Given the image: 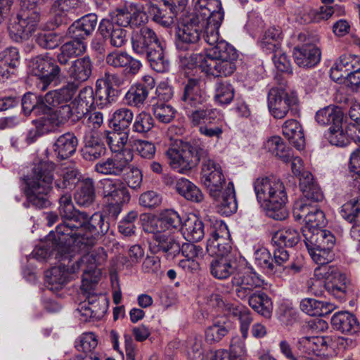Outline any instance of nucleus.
<instances>
[{
    "label": "nucleus",
    "instance_id": "7c9ffc66",
    "mask_svg": "<svg viewBox=\"0 0 360 360\" xmlns=\"http://www.w3.org/2000/svg\"><path fill=\"white\" fill-rule=\"evenodd\" d=\"M150 223V232L164 233L167 230H176L183 227L179 214L172 210H165L156 221Z\"/></svg>",
    "mask_w": 360,
    "mask_h": 360
},
{
    "label": "nucleus",
    "instance_id": "ea45409f",
    "mask_svg": "<svg viewBox=\"0 0 360 360\" xmlns=\"http://www.w3.org/2000/svg\"><path fill=\"white\" fill-rule=\"evenodd\" d=\"M283 136L298 150L304 149L305 139L300 124L295 120H289L284 122L282 127Z\"/></svg>",
    "mask_w": 360,
    "mask_h": 360
},
{
    "label": "nucleus",
    "instance_id": "4d7b16f0",
    "mask_svg": "<svg viewBox=\"0 0 360 360\" xmlns=\"http://www.w3.org/2000/svg\"><path fill=\"white\" fill-rule=\"evenodd\" d=\"M134 120L132 110L127 108H120L116 110L112 117V123L114 130L129 133V127Z\"/></svg>",
    "mask_w": 360,
    "mask_h": 360
},
{
    "label": "nucleus",
    "instance_id": "a211bd4d",
    "mask_svg": "<svg viewBox=\"0 0 360 360\" xmlns=\"http://www.w3.org/2000/svg\"><path fill=\"white\" fill-rule=\"evenodd\" d=\"M210 234L207 244L208 253L216 257L229 256L231 246L226 225L222 221H216Z\"/></svg>",
    "mask_w": 360,
    "mask_h": 360
},
{
    "label": "nucleus",
    "instance_id": "a19ab883",
    "mask_svg": "<svg viewBox=\"0 0 360 360\" xmlns=\"http://www.w3.org/2000/svg\"><path fill=\"white\" fill-rule=\"evenodd\" d=\"M331 324L334 329L342 333L353 334L358 330L356 318L347 311H338L331 318Z\"/></svg>",
    "mask_w": 360,
    "mask_h": 360
},
{
    "label": "nucleus",
    "instance_id": "8fccbe9b",
    "mask_svg": "<svg viewBox=\"0 0 360 360\" xmlns=\"http://www.w3.org/2000/svg\"><path fill=\"white\" fill-rule=\"evenodd\" d=\"M96 192L94 182L92 179H84L75 193V200L77 205L89 207L94 202Z\"/></svg>",
    "mask_w": 360,
    "mask_h": 360
},
{
    "label": "nucleus",
    "instance_id": "de8ad7c7",
    "mask_svg": "<svg viewBox=\"0 0 360 360\" xmlns=\"http://www.w3.org/2000/svg\"><path fill=\"white\" fill-rule=\"evenodd\" d=\"M175 189L180 195L188 200L200 202L204 199V195L200 188L186 178H181L176 181Z\"/></svg>",
    "mask_w": 360,
    "mask_h": 360
},
{
    "label": "nucleus",
    "instance_id": "f3484780",
    "mask_svg": "<svg viewBox=\"0 0 360 360\" xmlns=\"http://www.w3.org/2000/svg\"><path fill=\"white\" fill-rule=\"evenodd\" d=\"M300 239V233L292 227L280 229L274 234L272 242L277 246L274 250V259L277 264H283L289 259V253L284 247L292 248Z\"/></svg>",
    "mask_w": 360,
    "mask_h": 360
},
{
    "label": "nucleus",
    "instance_id": "9b49d317",
    "mask_svg": "<svg viewBox=\"0 0 360 360\" xmlns=\"http://www.w3.org/2000/svg\"><path fill=\"white\" fill-rule=\"evenodd\" d=\"M109 229V223L104 220L103 215L96 212L91 217L86 214L83 224L73 231L72 245L92 246L96 243V237L104 235Z\"/></svg>",
    "mask_w": 360,
    "mask_h": 360
},
{
    "label": "nucleus",
    "instance_id": "bb28decb",
    "mask_svg": "<svg viewBox=\"0 0 360 360\" xmlns=\"http://www.w3.org/2000/svg\"><path fill=\"white\" fill-rule=\"evenodd\" d=\"M130 168L129 161L124 157L115 155L98 161L94 170L101 174L120 176Z\"/></svg>",
    "mask_w": 360,
    "mask_h": 360
},
{
    "label": "nucleus",
    "instance_id": "cd10ccee",
    "mask_svg": "<svg viewBox=\"0 0 360 360\" xmlns=\"http://www.w3.org/2000/svg\"><path fill=\"white\" fill-rule=\"evenodd\" d=\"M84 143L82 155L87 161H95L105 154L104 143L91 129L85 132Z\"/></svg>",
    "mask_w": 360,
    "mask_h": 360
},
{
    "label": "nucleus",
    "instance_id": "39448f33",
    "mask_svg": "<svg viewBox=\"0 0 360 360\" xmlns=\"http://www.w3.org/2000/svg\"><path fill=\"white\" fill-rule=\"evenodd\" d=\"M55 164L42 161L35 165L32 176L26 179L25 195L27 201L37 208L49 205L47 195L52 188Z\"/></svg>",
    "mask_w": 360,
    "mask_h": 360
},
{
    "label": "nucleus",
    "instance_id": "20e7f679",
    "mask_svg": "<svg viewBox=\"0 0 360 360\" xmlns=\"http://www.w3.org/2000/svg\"><path fill=\"white\" fill-rule=\"evenodd\" d=\"M257 201L264 208L266 214L276 220L288 217L285 204L287 193L283 183L275 176H262L253 184Z\"/></svg>",
    "mask_w": 360,
    "mask_h": 360
},
{
    "label": "nucleus",
    "instance_id": "774afa93",
    "mask_svg": "<svg viewBox=\"0 0 360 360\" xmlns=\"http://www.w3.org/2000/svg\"><path fill=\"white\" fill-rule=\"evenodd\" d=\"M98 341L93 333H84L75 340V348L86 354L91 352L97 346Z\"/></svg>",
    "mask_w": 360,
    "mask_h": 360
},
{
    "label": "nucleus",
    "instance_id": "864d4df0",
    "mask_svg": "<svg viewBox=\"0 0 360 360\" xmlns=\"http://www.w3.org/2000/svg\"><path fill=\"white\" fill-rule=\"evenodd\" d=\"M231 329V323L225 319L215 320L205 330V340L209 344L219 342Z\"/></svg>",
    "mask_w": 360,
    "mask_h": 360
},
{
    "label": "nucleus",
    "instance_id": "4be33fe9",
    "mask_svg": "<svg viewBox=\"0 0 360 360\" xmlns=\"http://www.w3.org/2000/svg\"><path fill=\"white\" fill-rule=\"evenodd\" d=\"M131 42L133 51L140 56L147 55L150 51L161 44L155 32L148 27L134 32Z\"/></svg>",
    "mask_w": 360,
    "mask_h": 360
},
{
    "label": "nucleus",
    "instance_id": "bf43d9fd",
    "mask_svg": "<svg viewBox=\"0 0 360 360\" xmlns=\"http://www.w3.org/2000/svg\"><path fill=\"white\" fill-rule=\"evenodd\" d=\"M282 39L281 28L270 27L264 32L261 41V46L266 53H271L281 49Z\"/></svg>",
    "mask_w": 360,
    "mask_h": 360
},
{
    "label": "nucleus",
    "instance_id": "393cba45",
    "mask_svg": "<svg viewBox=\"0 0 360 360\" xmlns=\"http://www.w3.org/2000/svg\"><path fill=\"white\" fill-rule=\"evenodd\" d=\"M97 25V15L90 13L75 21L68 29L67 35L71 39L84 41L92 35Z\"/></svg>",
    "mask_w": 360,
    "mask_h": 360
},
{
    "label": "nucleus",
    "instance_id": "6e6552de",
    "mask_svg": "<svg viewBox=\"0 0 360 360\" xmlns=\"http://www.w3.org/2000/svg\"><path fill=\"white\" fill-rule=\"evenodd\" d=\"M206 23L200 20L197 15L189 14L185 16L175 32V46L180 51H187L195 48L200 41L202 34L205 39Z\"/></svg>",
    "mask_w": 360,
    "mask_h": 360
},
{
    "label": "nucleus",
    "instance_id": "c85d7f7f",
    "mask_svg": "<svg viewBox=\"0 0 360 360\" xmlns=\"http://www.w3.org/2000/svg\"><path fill=\"white\" fill-rule=\"evenodd\" d=\"M98 31L104 39H109L111 46L121 48L127 41V30L120 26H115L108 19H103L98 26Z\"/></svg>",
    "mask_w": 360,
    "mask_h": 360
},
{
    "label": "nucleus",
    "instance_id": "e433bc0d",
    "mask_svg": "<svg viewBox=\"0 0 360 360\" xmlns=\"http://www.w3.org/2000/svg\"><path fill=\"white\" fill-rule=\"evenodd\" d=\"M92 61L89 56L77 58L70 66L68 73L74 82L79 84L86 81L91 75Z\"/></svg>",
    "mask_w": 360,
    "mask_h": 360
},
{
    "label": "nucleus",
    "instance_id": "5701e85b",
    "mask_svg": "<svg viewBox=\"0 0 360 360\" xmlns=\"http://www.w3.org/2000/svg\"><path fill=\"white\" fill-rule=\"evenodd\" d=\"M292 54L295 63L299 67L306 69L317 65L321 57L320 49L310 42L294 47Z\"/></svg>",
    "mask_w": 360,
    "mask_h": 360
},
{
    "label": "nucleus",
    "instance_id": "1a4fd4ad",
    "mask_svg": "<svg viewBox=\"0 0 360 360\" xmlns=\"http://www.w3.org/2000/svg\"><path fill=\"white\" fill-rule=\"evenodd\" d=\"M106 259L107 254L105 250L103 248H98L75 261L76 266H73L72 271L76 269L83 271L82 289L85 292L89 294L94 289L101 275L97 266L103 264Z\"/></svg>",
    "mask_w": 360,
    "mask_h": 360
},
{
    "label": "nucleus",
    "instance_id": "58836bf2",
    "mask_svg": "<svg viewBox=\"0 0 360 360\" xmlns=\"http://www.w3.org/2000/svg\"><path fill=\"white\" fill-rule=\"evenodd\" d=\"M7 31L12 40L16 42H22L28 39L35 32L32 29V26H29L26 22L20 19L17 15L9 19Z\"/></svg>",
    "mask_w": 360,
    "mask_h": 360
},
{
    "label": "nucleus",
    "instance_id": "aec40b11",
    "mask_svg": "<svg viewBox=\"0 0 360 360\" xmlns=\"http://www.w3.org/2000/svg\"><path fill=\"white\" fill-rule=\"evenodd\" d=\"M103 198L107 202L126 203L130 200V194L124 181L118 179L106 178L100 181Z\"/></svg>",
    "mask_w": 360,
    "mask_h": 360
},
{
    "label": "nucleus",
    "instance_id": "680f3d73",
    "mask_svg": "<svg viewBox=\"0 0 360 360\" xmlns=\"http://www.w3.org/2000/svg\"><path fill=\"white\" fill-rule=\"evenodd\" d=\"M96 296H89L88 303H82L77 309L78 314L81 316V319L84 321H88L90 319H100L103 313L104 308L101 309L96 302Z\"/></svg>",
    "mask_w": 360,
    "mask_h": 360
},
{
    "label": "nucleus",
    "instance_id": "603ef678",
    "mask_svg": "<svg viewBox=\"0 0 360 360\" xmlns=\"http://www.w3.org/2000/svg\"><path fill=\"white\" fill-rule=\"evenodd\" d=\"M266 148L274 156L283 162H288L293 157L292 150L286 146L285 142L280 136H272L267 140Z\"/></svg>",
    "mask_w": 360,
    "mask_h": 360
},
{
    "label": "nucleus",
    "instance_id": "2f4dec72",
    "mask_svg": "<svg viewBox=\"0 0 360 360\" xmlns=\"http://www.w3.org/2000/svg\"><path fill=\"white\" fill-rule=\"evenodd\" d=\"M300 187L303 198L300 201H313L319 202L323 200V195L319 186L314 182L311 173L303 171L300 176Z\"/></svg>",
    "mask_w": 360,
    "mask_h": 360
},
{
    "label": "nucleus",
    "instance_id": "c03bdc74",
    "mask_svg": "<svg viewBox=\"0 0 360 360\" xmlns=\"http://www.w3.org/2000/svg\"><path fill=\"white\" fill-rule=\"evenodd\" d=\"M59 51L60 52L57 54V60L60 65H65L72 58L82 55L86 51V45L84 41L72 39L63 44Z\"/></svg>",
    "mask_w": 360,
    "mask_h": 360
},
{
    "label": "nucleus",
    "instance_id": "f257e3e1",
    "mask_svg": "<svg viewBox=\"0 0 360 360\" xmlns=\"http://www.w3.org/2000/svg\"><path fill=\"white\" fill-rule=\"evenodd\" d=\"M165 155L171 168L180 174H186L202 162L200 181L214 200L220 197L226 186L221 167L210 155L208 151L188 142H181L176 147L169 148Z\"/></svg>",
    "mask_w": 360,
    "mask_h": 360
},
{
    "label": "nucleus",
    "instance_id": "473e14b6",
    "mask_svg": "<svg viewBox=\"0 0 360 360\" xmlns=\"http://www.w3.org/2000/svg\"><path fill=\"white\" fill-rule=\"evenodd\" d=\"M147 5L148 13L155 22L164 27H170L174 24L175 18L179 12L175 6L170 7L164 4V7L160 8L151 3H148Z\"/></svg>",
    "mask_w": 360,
    "mask_h": 360
},
{
    "label": "nucleus",
    "instance_id": "423d86ee",
    "mask_svg": "<svg viewBox=\"0 0 360 360\" xmlns=\"http://www.w3.org/2000/svg\"><path fill=\"white\" fill-rule=\"evenodd\" d=\"M59 213L64 219L63 223L58 224L55 231L49 233V238L57 240L63 250H66L68 245L72 243L73 231H76L86 220V213L75 209L72 196L66 192L59 199Z\"/></svg>",
    "mask_w": 360,
    "mask_h": 360
},
{
    "label": "nucleus",
    "instance_id": "09e8293b",
    "mask_svg": "<svg viewBox=\"0 0 360 360\" xmlns=\"http://www.w3.org/2000/svg\"><path fill=\"white\" fill-rule=\"evenodd\" d=\"M327 339L323 336L302 337L297 342V348L302 353L311 356L327 347Z\"/></svg>",
    "mask_w": 360,
    "mask_h": 360
},
{
    "label": "nucleus",
    "instance_id": "79ce46f5",
    "mask_svg": "<svg viewBox=\"0 0 360 360\" xmlns=\"http://www.w3.org/2000/svg\"><path fill=\"white\" fill-rule=\"evenodd\" d=\"M250 307L265 318H270L273 311V302L267 294L262 291L252 293L247 298Z\"/></svg>",
    "mask_w": 360,
    "mask_h": 360
},
{
    "label": "nucleus",
    "instance_id": "ddd939ff",
    "mask_svg": "<svg viewBox=\"0 0 360 360\" xmlns=\"http://www.w3.org/2000/svg\"><path fill=\"white\" fill-rule=\"evenodd\" d=\"M267 98L269 112L276 119L284 118L298 102L295 92H288L281 86L270 89Z\"/></svg>",
    "mask_w": 360,
    "mask_h": 360
},
{
    "label": "nucleus",
    "instance_id": "dca6fc26",
    "mask_svg": "<svg viewBox=\"0 0 360 360\" xmlns=\"http://www.w3.org/2000/svg\"><path fill=\"white\" fill-rule=\"evenodd\" d=\"M68 258L61 265L53 266L46 271L45 277L47 283V288L53 292H57L62 289L70 281L71 276L79 271V269H76L72 271L73 266H76L75 261L72 262V255L69 252L66 254Z\"/></svg>",
    "mask_w": 360,
    "mask_h": 360
},
{
    "label": "nucleus",
    "instance_id": "6e6d98bb",
    "mask_svg": "<svg viewBox=\"0 0 360 360\" xmlns=\"http://www.w3.org/2000/svg\"><path fill=\"white\" fill-rule=\"evenodd\" d=\"M182 230L184 238L192 242L200 240L205 235L204 224L196 217L187 219L183 225Z\"/></svg>",
    "mask_w": 360,
    "mask_h": 360
},
{
    "label": "nucleus",
    "instance_id": "9d476101",
    "mask_svg": "<svg viewBox=\"0 0 360 360\" xmlns=\"http://www.w3.org/2000/svg\"><path fill=\"white\" fill-rule=\"evenodd\" d=\"M232 284L236 287V294L241 300H247L255 288L266 284L264 279L243 258L237 272L232 278Z\"/></svg>",
    "mask_w": 360,
    "mask_h": 360
},
{
    "label": "nucleus",
    "instance_id": "49530a36",
    "mask_svg": "<svg viewBox=\"0 0 360 360\" xmlns=\"http://www.w3.org/2000/svg\"><path fill=\"white\" fill-rule=\"evenodd\" d=\"M22 108L25 115L34 112L36 115H44L48 112L49 105L45 102L44 96L39 97L36 94L27 93L22 98Z\"/></svg>",
    "mask_w": 360,
    "mask_h": 360
},
{
    "label": "nucleus",
    "instance_id": "2eb2a0df",
    "mask_svg": "<svg viewBox=\"0 0 360 360\" xmlns=\"http://www.w3.org/2000/svg\"><path fill=\"white\" fill-rule=\"evenodd\" d=\"M318 202L313 201H297L293 208V215L295 219L306 223L304 229H321L327 224L325 214L319 207Z\"/></svg>",
    "mask_w": 360,
    "mask_h": 360
},
{
    "label": "nucleus",
    "instance_id": "338daca9",
    "mask_svg": "<svg viewBox=\"0 0 360 360\" xmlns=\"http://www.w3.org/2000/svg\"><path fill=\"white\" fill-rule=\"evenodd\" d=\"M116 131H105L104 132L105 142L112 153L122 151L128 141V133Z\"/></svg>",
    "mask_w": 360,
    "mask_h": 360
},
{
    "label": "nucleus",
    "instance_id": "412c9836",
    "mask_svg": "<svg viewBox=\"0 0 360 360\" xmlns=\"http://www.w3.org/2000/svg\"><path fill=\"white\" fill-rule=\"evenodd\" d=\"M244 257L234 255L216 257L210 264L211 274L217 279H226L234 277Z\"/></svg>",
    "mask_w": 360,
    "mask_h": 360
},
{
    "label": "nucleus",
    "instance_id": "f704fd0d",
    "mask_svg": "<svg viewBox=\"0 0 360 360\" xmlns=\"http://www.w3.org/2000/svg\"><path fill=\"white\" fill-rule=\"evenodd\" d=\"M78 146L77 136L70 132L60 135L53 144V150L58 159L65 160L72 156Z\"/></svg>",
    "mask_w": 360,
    "mask_h": 360
},
{
    "label": "nucleus",
    "instance_id": "4c0bfd02",
    "mask_svg": "<svg viewBox=\"0 0 360 360\" xmlns=\"http://www.w3.org/2000/svg\"><path fill=\"white\" fill-rule=\"evenodd\" d=\"M300 309L311 316H324L331 313L335 309V304L317 300L314 298L302 299L300 304Z\"/></svg>",
    "mask_w": 360,
    "mask_h": 360
},
{
    "label": "nucleus",
    "instance_id": "7ed1b4c3",
    "mask_svg": "<svg viewBox=\"0 0 360 360\" xmlns=\"http://www.w3.org/2000/svg\"><path fill=\"white\" fill-rule=\"evenodd\" d=\"M207 53L193 54L191 61L200 67L207 75L214 77L231 76L236 70L238 57L235 48L224 40L219 39L213 44Z\"/></svg>",
    "mask_w": 360,
    "mask_h": 360
},
{
    "label": "nucleus",
    "instance_id": "052dcab7",
    "mask_svg": "<svg viewBox=\"0 0 360 360\" xmlns=\"http://www.w3.org/2000/svg\"><path fill=\"white\" fill-rule=\"evenodd\" d=\"M101 82L100 80H98L96 84L94 105L100 108H104L115 102L116 91L110 85L103 84V86H102Z\"/></svg>",
    "mask_w": 360,
    "mask_h": 360
},
{
    "label": "nucleus",
    "instance_id": "69168bd1",
    "mask_svg": "<svg viewBox=\"0 0 360 360\" xmlns=\"http://www.w3.org/2000/svg\"><path fill=\"white\" fill-rule=\"evenodd\" d=\"M153 127L154 120L152 115L146 111H141L134 117L132 123V131L135 133L144 135L150 131Z\"/></svg>",
    "mask_w": 360,
    "mask_h": 360
},
{
    "label": "nucleus",
    "instance_id": "6ab92c4d",
    "mask_svg": "<svg viewBox=\"0 0 360 360\" xmlns=\"http://www.w3.org/2000/svg\"><path fill=\"white\" fill-rule=\"evenodd\" d=\"M149 250L154 255H162L167 260H173L180 253V243L174 236L167 233L153 232Z\"/></svg>",
    "mask_w": 360,
    "mask_h": 360
},
{
    "label": "nucleus",
    "instance_id": "a18cd8bd",
    "mask_svg": "<svg viewBox=\"0 0 360 360\" xmlns=\"http://www.w3.org/2000/svg\"><path fill=\"white\" fill-rule=\"evenodd\" d=\"M146 56L150 68L155 71L158 72L169 71L170 61L161 44L150 51Z\"/></svg>",
    "mask_w": 360,
    "mask_h": 360
},
{
    "label": "nucleus",
    "instance_id": "4468645a",
    "mask_svg": "<svg viewBox=\"0 0 360 360\" xmlns=\"http://www.w3.org/2000/svg\"><path fill=\"white\" fill-rule=\"evenodd\" d=\"M314 276L326 280L325 288L335 298L342 300L347 291V278L338 268L332 266H318L314 269Z\"/></svg>",
    "mask_w": 360,
    "mask_h": 360
},
{
    "label": "nucleus",
    "instance_id": "5fc2aeb1",
    "mask_svg": "<svg viewBox=\"0 0 360 360\" xmlns=\"http://www.w3.org/2000/svg\"><path fill=\"white\" fill-rule=\"evenodd\" d=\"M53 236H52L51 239L49 238V235L48 236V240L51 242V247H48V245H43L35 248L32 252V255L34 258L38 260L46 259L53 254V251H57L58 254H60V259L61 261H65L66 258H68V256H66V254L69 252L70 248L72 243L68 245L66 250H63L62 248L60 247V245L58 244V241L53 240Z\"/></svg>",
    "mask_w": 360,
    "mask_h": 360
},
{
    "label": "nucleus",
    "instance_id": "f8f14e48",
    "mask_svg": "<svg viewBox=\"0 0 360 360\" xmlns=\"http://www.w3.org/2000/svg\"><path fill=\"white\" fill-rule=\"evenodd\" d=\"M29 67L32 74L39 77L37 87L41 91H46L53 82L60 78V68L54 59L48 56H38L32 58Z\"/></svg>",
    "mask_w": 360,
    "mask_h": 360
},
{
    "label": "nucleus",
    "instance_id": "37998d69",
    "mask_svg": "<svg viewBox=\"0 0 360 360\" xmlns=\"http://www.w3.org/2000/svg\"><path fill=\"white\" fill-rule=\"evenodd\" d=\"M94 91L91 86L82 88L77 96L72 101V104L75 109V112L77 114V117L81 118L94 106Z\"/></svg>",
    "mask_w": 360,
    "mask_h": 360
},
{
    "label": "nucleus",
    "instance_id": "0e129e2a",
    "mask_svg": "<svg viewBox=\"0 0 360 360\" xmlns=\"http://www.w3.org/2000/svg\"><path fill=\"white\" fill-rule=\"evenodd\" d=\"M81 177V173L78 169H68L61 177L55 180L54 185L58 190L67 189L71 191L80 181Z\"/></svg>",
    "mask_w": 360,
    "mask_h": 360
},
{
    "label": "nucleus",
    "instance_id": "b1692460",
    "mask_svg": "<svg viewBox=\"0 0 360 360\" xmlns=\"http://www.w3.org/2000/svg\"><path fill=\"white\" fill-rule=\"evenodd\" d=\"M304 242L306 247L319 248L326 251L332 250L335 238L332 233L327 230H303Z\"/></svg>",
    "mask_w": 360,
    "mask_h": 360
},
{
    "label": "nucleus",
    "instance_id": "c756f323",
    "mask_svg": "<svg viewBox=\"0 0 360 360\" xmlns=\"http://www.w3.org/2000/svg\"><path fill=\"white\" fill-rule=\"evenodd\" d=\"M53 106L49 105L48 112L44 114L46 120L53 126L59 127L65 124L70 119L74 122L81 119V117H77V114L75 112L72 102L70 104L62 105L55 110L51 108Z\"/></svg>",
    "mask_w": 360,
    "mask_h": 360
},
{
    "label": "nucleus",
    "instance_id": "0eeeda50",
    "mask_svg": "<svg viewBox=\"0 0 360 360\" xmlns=\"http://www.w3.org/2000/svg\"><path fill=\"white\" fill-rule=\"evenodd\" d=\"M194 12L200 20L206 23L205 39L208 44H213L219 39V28L224 19L221 4L219 0H192Z\"/></svg>",
    "mask_w": 360,
    "mask_h": 360
},
{
    "label": "nucleus",
    "instance_id": "72a5a7b5",
    "mask_svg": "<svg viewBox=\"0 0 360 360\" xmlns=\"http://www.w3.org/2000/svg\"><path fill=\"white\" fill-rule=\"evenodd\" d=\"M79 89L78 84L74 82H68L61 88L51 91L44 96L45 102L48 105L67 104L70 101Z\"/></svg>",
    "mask_w": 360,
    "mask_h": 360
},
{
    "label": "nucleus",
    "instance_id": "c9c22d12",
    "mask_svg": "<svg viewBox=\"0 0 360 360\" xmlns=\"http://www.w3.org/2000/svg\"><path fill=\"white\" fill-rule=\"evenodd\" d=\"M343 116V112L340 107L329 105L316 112L315 120L320 125L338 127L342 125Z\"/></svg>",
    "mask_w": 360,
    "mask_h": 360
},
{
    "label": "nucleus",
    "instance_id": "13d9d810",
    "mask_svg": "<svg viewBox=\"0 0 360 360\" xmlns=\"http://www.w3.org/2000/svg\"><path fill=\"white\" fill-rule=\"evenodd\" d=\"M255 261L257 266L269 274H275L278 271V267L283 265L277 264L275 262L274 257H272L270 252L264 248L255 251Z\"/></svg>",
    "mask_w": 360,
    "mask_h": 360
},
{
    "label": "nucleus",
    "instance_id": "a878e982",
    "mask_svg": "<svg viewBox=\"0 0 360 360\" xmlns=\"http://www.w3.org/2000/svg\"><path fill=\"white\" fill-rule=\"evenodd\" d=\"M145 81H148V86L136 83L130 86L124 96V101L126 105L136 108H141L146 103L149 94L150 89H152L155 85V81L153 78L144 77Z\"/></svg>",
    "mask_w": 360,
    "mask_h": 360
},
{
    "label": "nucleus",
    "instance_id": "e2e57ef3",
    "mask_svg": "<svg viewBox=\"0 0 360 360\" xmlns=\"http://www.w3.org/2000/svg\"><path fill=\"white\" fill-rule=\"evenodd\" d=\"M235 90L227 82H217L214 85V101L220 105H228L233 99Z\"/></svg>",
    "mask_w": 360,
    "mask_h": 360
},
{
    "label": "nucleus",
    "instance_id": "f03ea898",
    "mask_svg": "<svg viewBox=\"0 0 360 360\" xmlns=\"http://www.w3.org/2000/svg\"><path fill=\"white\" fill-rule=\"evenodd\" d=\"M186 114L193 127H198L201 135L219 139L223 133L219 110L207 104V96L197 79H189L181 96Z\"/></svg>",
    "mask_w": 360,
    "mask_h": 360
},
{
    "label": "nucleus",
    "instance_id": "3c124183",
    "mask_svg": "<svg viewBox=\"0 0 360 360\" xmlns=\"http://www.w3.org/2000/svg\"><path fill=\"white\" fill-rule=\"evenodd\" d=\"M219 198H221L219 202V208L222 214L229 216L236 212L238 204L232 182H229L227 185L223 187ZM219 199L217 200L218 201Z\"/></svg>",
    "mask_w": 360,
    "mask_h": 360
}]
</instances>
